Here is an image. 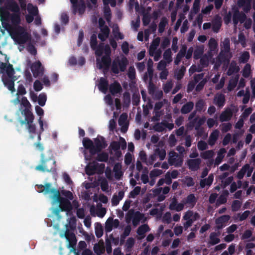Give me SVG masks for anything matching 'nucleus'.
Here are the masks:
<instances>
[{
	"mask_svg": "<svg viewBox=\"0 0 255 255\" xmlns=\"http://www.w3.org/2000/svg\"><path fill=\"white\" fill-rule=\"evenodd\" d=\"M82 143L84 148L88 149L91 155H94V153L91 152L92 149L94 148V143L92 140L88 137H84Z\"/></svg>",
	"mask_w": 255,
	"mask_h": 255,
	"instance_id": "nucleus-23",
	"label": "nucleus"
},
{
	"mask_svg": "<svg viewBox=\"0 0 255 255\" xmlns=\"http://www.w3.org/2000/svg\"><path fill=\"white\" fill-rule=\"evenodd\" d=\"M141 190L140 186H136L132 191L129 193V197L134 198L136 196L139 194Z\"/></svg>",
	"mask_w": 255,
	"mask_h": 255,
	"instance_id": "nucleus-52",
	"label": "nucleus"
},
{
	"mask_svg": "<svg viewBox=\"0 0 255 255\" xmlns=\"http://www.w3.org/2000/svg\"><path fill=\"white\" fill-rule=\"evenodd\" d=\"M135 212L133 210H129L126 215V220L127 223H129L133 219Z\"/></svg>",
	"mask_w": 255,
	"mask_h": 255,
	"instance_id": "nucleus-64",
	"label": "nucleus"
},
{
	"mask_svg": "<svg viewBox=\"0 0 255 255\" xmlns=\"http://www.w3.org/2000/svg\"><path fill=\"white\" fill-rule=\"evenodd\" d=\"M7 74H3L2 75L1 80L4 85L11 92L15 91L14 88V70L9 66L7 70Z\"/></svg>",
	"mask_w": 255,
	"mask_h": 255,
	"instance_id": "nucleus-3",
	"label": "nucleus"
},
{
	"mask_svg": "<svg viewBox=\"0 0 255 255\" xmlns=\"http://www.w3.org/2000/svg\"><path fill=\"white\" fill-rule=\"evenodd\" d=\"M100 242H101V245L99 244H95L94 246V252L97 255H101L105 252V247L104 246V242L103 240H101Z\"/></svg>",
	"mask_w": 255,
	"mask_h": 255,
	"instance_id": "nucleus-30",
	"label": "nucleus"
},
{
	"mask_svg": "<svg viewBox=\"0 0 255 255\" xmlns=\"http://www.w3.org/2000/svg\"><path fill=\"white\" fill-rule=\"evenodd\" d=\"M27 51L32 55H35L37 53V50L34 45L31 42L27 44Z\"/></svg>",
	"mask_w": 255,
	"mask_h": 255,
	"instance_id": "nucleus-55",
	"label": "nucleus"
},
{
	"mask_svg": "<svg viewBox=\"0 0 255 255\" xmlns=\"http://www.w3.org/2000/svg\"><path fill=\"white\" fill-rule=\"evenodd\" d=\"M101 32L98 34V38L102 41H105L109 37L110 32V29L107 25L100 28Z\"/></svg>",
	"mask_w": 255,
	"mask_h": 255,
	"instance_id": "nucleus-21",
	"label": "nucleus"
},
{
	"mask_svg": "<svg viewBox=\"0 0 255 255\" xmlns=\"http://www.w3.org/2000/svg\"><path fill=\"white\" fill-rule=\"evenodd\" d=\"M219 131L216 129L210 134L208 139V143L209 145H213L215 144L219 136Z\"/></svg>",
	"mask_w": 255,
	"mask_h": 255,
	"instance_id": "nucleus-31",
	"label": "nucleus"
},
{
	"mask_svg": "<svg viewBox=\"0 0 255 255\" xmlns=\"http://www.w3.org/2000/svg\"><path fill=\"white\" fill-rule=\"evenodd\" d=\"M186 68L183 66L176 73V79L178 80L182 79L184 76Z\"/></svg>",
	"mask_w": 255,
	"mask_h": 255,
	"instance_id": "nucleus-53",
	"label": "nucleus"
},
{
	"mask_svg": "<svg viewBox=\"0 0 255 255\" xmlns=\"http://www.w3.org/2000/svg\"><path fill=\"white\" fill-rule=\"evenodd\" d=\"M95 167H96V171L97 173L99 174H102L104 172L105 165L104 163H98L97 162H95Z\"/></svg>",
	"mask_w": 255,
	"mask_h": 255,
	"instance_id": "nucleus-54",
	"label": "nucleus"
},
{
	"mask_svg": "<svg viewBox=\"0 0 255 255\" xmlns=\"http://www.w3.org/2000/svg\"><path fill=\"white\" fill-rule=\"evenodd\" d=\"M38 123H39V124L40 126L39 131L37 132H36V131L35 133H30L29 132V133H30L29 137H30V138H31L32 139H33L34 137V136L33 135V134L37 133V142H40V141L41 140V135L42 132L44 131V128H43L44 124H43V121L41 119V117H40L39 119H38Z\"/></svg>",
	"mask_w": 255,
	"mask_h": 255,
	"instance_id": "nucleus-26",
	"label": "nucleus"
},
{
	"mask_svg": "<svg viewBox=\"0 0 255 255\" xmlns=\"http://www.w3.org/2000/svg\"><path fill=\"white\" fill-rule=\"evenodd\" d=\"M194 104L193 102L189 101L185 104L181 108L180 112L182 114H187L189 113L193 109Z\"/></svg>",
	"mask_w": 255,
	"mask_h": 255,
	"instance_id": "nucleus-28",
	"label": "nucleus"
},
{
	"mask_svg": "<svg viewBox=\"0 0 255 255\" xmlns=\"http://www.w3.org/2000/svg\"><path fill=\"white\" fill-rule=\"evenodd\" d=\"M128 64L127 58L124 56L121 59L119 57L116 58L112 62L111 71L115 74H118L120 72H125Z\"/></svg>",
	"mask_w": 255,
	"mask_h": 255,
	"instance_id": "nucleus-4",
	"label": "nucleus"
},
{
	"mask_svg": "<svg viewBox=\"0 0 255 255\" xmlns=\"http://www.w3.org/2000/svg\"><path fill=\"white\" fill-rule=\"evenodd\" d=\"M128 76L130 80H134L135 78V70L133 66L129 67Z\"/></svg>",
	"mask_w": 255,
	"mask_h": 255,
	"instance_id": "nucleus-56",
	"label": "nucleus"
},
{
	"mask_svg": "<svg viewBox=\"0 0 255 255\" xmlns=\"http://www.w3.org/2000/svg\"><path fill=\"white\" fill-rule=\"evenodd\" d=\"M206 121V118L205 117H203L201 118H200L197 120V118H195L193 121V123H195V128L196 130H198V134L200 136L202 135L203 132V129L202 128L200 129V127L203 125Z\"/></svg>",
	"mask_w": 255,
	"mask_h": 255,
	"instance_id": "nucleus-20",
	"label": "nucleus"
},
{
	"mask_svg": "<svg viewBox=\"0 0 255 255\" xmlns=\"http://www.w3.org/2000/svg\"><path fill=\"white\" fill-rule=\"evenodd\" d=\"M98 45V42L97 40V35L95 34H93L90 38V46L93 50H95Z\"/></svg>",
	"mask_w": 255,
	"mask_h": 255,
	"instance_id": "nucleus-51",
	"label": "nucleus"
},
{
	"mask_svg": "<svg viewBox=\"0 0 255 255\" xmlns=\"http://www.w3.org/2000/svg\"><path fill=\"white\" fill-rule=\"evenodd\" d=\"M14 39L19 44H23L31 39L30 35L22 27H19L14 32Z\"/></svg>",
	"mask_w": 255,
	"mask_h": 255,
	"instance_id": "nucleus-5",
	"label": "nucleus"
},
{
	"mask_svg": "<svg viewBox=\"0 0 255 255\" xmlns=\"http://www.w3.org/2000/svg\"><path fill=\"white\" fill-rule=\"evenodd\" d=\"M201 162L200 158L191 159L187 161V165L189 169L197 171L199 168Z\"/></svg>",
	"mask_w": 255,
	"mask_h": 255,
	"instance_id": "nucleus-17",
	"label": "nucleus"
},
{
	"mask_svg": "<svg viewBox=\"0 0 255 255\" xmlns=\"http://www.w3.org/2000/svg\"><path fill=\"white\" fill-rule=\"evenodd\" d=\"M197 202V199L194 194H190L186 198L184 204H188L192 207L194 206Z\"/></svg>",
	"mask_w": 255,
	"mask_h": 255,
	"instance_id": "nucleus-36",
	"label": "nucleus"
},
{
	"mask_svg": "<svg viewBox=\"0 0 255 255\" xmlns=\"http://www.w3.org/2000/svg\"><path fill=\"white\" fill-rule=\"evenodd\" d=\"M214 103L219 107H223L225 104V97L223 94L216 95L214 98Z\"/></svg>",
	"mask_w": 255,
	"mask_h": 255,
	"instance_id": "nucleus-29",
	"label": "nucleus"
},
{
	"mask_svg": "<svg viewBox=\"0 0 255 255\" xmlns=\"http://www.w3.org/2000/svg\"><path fill=\"white\" fill-rule=\"evenodd\" d=\"M30 68L33 73V75L35 78L41 77L43 76L44 74V68L39 61L33 62L31 64Z\"/></svg>",
	"mask_w": 255,
	"mask_h": 255,
	"instance_id": "nucleus-9",
	"label": "nucleus"
},
{
	"mask_svg": "<svg viewBox=\"0 0 255 255\" xmlns=\"http://www.w3.org/2000/svg\"><path fill=\"white\" fill-rule=\"evenodd\" d=\"M250 57V55L249 52L244 51L239 58V62L240 63H246L249 61Z\"/></svg>",
	"mask_w": 255,
	"mask_h": 255,
	"instance_id": "nucleus-46",
	"label": "nucleus"
},
{
	"mask_svg": "<svg viewBox=\"0 0 255 255\" xmlns=\"http://www.w3.org/2000/svg\"><path fill=\"white\" fill-rule=\"evenodd\" d=\"M233 111L231 108H227L221 114L220 121L221 122L229 121L233 116Z\"/></svg>",
	"mask_w": 255,
	"mask_h": 255,
	"instance_id": "nucleus-18",
	"label": "nucleus"
},
{
	"mask_svg": "<svg viewBox=\"0 0 255 255\" xmlns=\"http://www.w3.org/2000/svg\"><path fill=\"white\" fill-rule=\"evenodd\" d=\"M95 235L98 238H101L103 235V228L101 224L97 223L95 228Z\"/></svg>",
	"mask_w": 255,
	"mask_h": 255,
	"instance_id": "nucleus-37",
	"label": "nucleus"
},
{
	"mask_svg": "<svg viewBox=\"0 0 255 255\" xmlns=\"http://www.w3.org/2000/svg\"><path fill=\"white\" fill-rule=\"evenodd\" d=\"M107 143L105 138L102 136H99L94 139V148L92 149L91 152L94 153V155L96 153L101 152V151L106 148Z\"/></svg>",
	"mask_w": 255,
	"mask_h": 255,
	"instance_id": "nucleus-7",
	"label": "nucleus"
},
{
	"mask_svg": "<svg viewBox=\"0 0 255 255\" xmlns=\"http://www.w3.org/2000/svg\"><path fill=\"white\" fill-rule=\"evenodd\" d=\"M163 58L167 63H170L172 61V52L170 48L166 49L163 53Z\"/></svg>",
	"mask_w": 255,
	"mask_h": 255,
	"instance_id": "nucleus-38",
	"label": "nucleus"
},
{
	"mask_svg": "<svg viewBox=\"0 0 255 255\" xmlns=\"http://www.w3.org/2000/svg\"><path fill=\"white\" fill-rule=\"evenodd\" d=\"M206 103L203 99L199 100L195 104L196 111L201 112L204 108Z\"/></svg>",
	"mask_w": 255,
	"mask_h": 255,
	"instance_id": "nucleus-45",
	"label": "nucleus"
},
{
	"mask_svg": "<svg viewBox=\"0 0 255 255\" xmlns=\"http://www.w3.org/2000/svg\"><path fill=\"white\" fill-rule=\"evenodd\" d=\"M28 10L30 14L35 16L38 13V8L36 6H33L32 4H28Z\"/></svg>",
	"mask_w": 255,
	"mask_h": 255,
	"instance_id": "nucleus-59",
	"label": "nucleus"
},
{
	"mask_svg": "<svg viewBox=\"0 0 255 255\" xmlns=\"http://www.w3.org/2000/svg\"><path fill=\"white\" fill-rule=\"evenodd\" d=\"M9 66H10L12 68H13L12 64H8L7 65L6 63L0 62V73H2V74H7V68Z\"/></svg>",
	"mask_w": 255,
	"mask_h": 255,
	"instance_id": "nucleus-48",
	"label": "nucleus"
},
{
	"mask_svg": "<svg viewBox=\"0 0 255 255\" xmlns=\"http://www.w3.org/2000/svg\"><path fill=\"white\" fill-rule=\"evenodd\" d=\"M7 8L11 11L14 13H19L20 8L18 4L15 1L11 0L10 1H8L7 2Z\"/></svg>",
	"mask_w": 255,
	"mask_h": 255,
	"instance_id": "nucleus-27",
	"label": "nucleus"
},
{
	"mask_svg": "<svg viewBox=\"0 0 255 255\" xmlns=\"http://www.w3.org/2000/svg\"><path fill=\"white\" fill-rule=\"evenodd\" d=\"M230 219L229 215H222L217 218L215 220L216 224V229L220 230L222 229L225 226V223H227Z\"/></svg>",
	"mask_w": 255,
	"mask_h": 255,
	"instance_id": "nucleus-14",
	"label": "nucleus"
},
{
	"mask_svg": "<svg viewBox=\"0 0 255 255\" xmlns=\"http://www.w3.org/2000/svg\"><path fill=\"white\" fill-rule=\"evenodd\" d=\"M54 203H59V208L62 211H69L72 208L70 201L65 198L60 196V193L54 199Z\"/></svg>",
	"mask_w": 255,
	"mask_h": 255,
	"instance_id": "nucleus-8",
	"label": "nucleus"
},
{
	"mask_svg": "<svg viewBox=\"0 0 255 255\" xmlns=\"http://www.w3.org/2000/svg\"><path fill=\"white\" fill-rule=\"evenodd\" d=\"M109 82L108 81L103 77L100 79L98 88L101 92L106 93L108 89Z\"/></svg>",
	"mask_w": 255,
	"mask_h": 255,
	"instance_id": "nucleus-25",
	"label": "nucleus"
},
{
	"mask_svg": "<svg viewBox=\"0 0 255 255\" xmlns=\"http://www.w3.org/2000/svg\"><path fill=\"white\" fill-rule=\"evenodd\" d=\"M111 64V58L109 56H103L101 62L98 64L99 69H103L104 71H108Z\"/></svg>",
	"mask_w": 255,
	"mask_h": 255,
	"instance_id": "nucleus-15",
	"label": "nucleus"
},
{
	"mask_svg": "<svg viewBox=\"0 0 255 255\" xmlns=\"http://www.w3.org/2000/svg\"><path fill=\"white\" fill-rule=\"evenodd\" d=\"M254 170V168L251 167L250 164H246L244 165L241 170L237 174V177L239 179H242L244 178L246 173H247V176L250 177Z\"/></svg>",
	"mask_w": 255,
	"mask_h": 255,
	"instance_id": "nucleus-12",
	"label": "nucleus"
},
{
	"mask_svg": "<svg viewBox=\"0 0 255 255\" xmlns=\"http://www.w3.org/2000/svg\"><path fill=\"white\" fill-rule=\"evenodd\" d=\"M64 237L69 243L68 247L74 248L77 241L75 234L67 229L65 232Z\"/></svg>",
	"mask_w": 255,
	"mask_h": 255,
	"instance_id": "nucleus-13",
	"label": "nucleus"
},
{
	"mask_svg": "<svg viewBox=\"0 0 255 255\" xmlns=\"http://www.w3.org/2000/svg\"><path fill=\"white\" fill-rule=\"evenodd\" d=\"M11 20L13 24H18L20 21L19 13H14L12 14L11 15Z\"/></svg>",
	"mask_w": 255,
	"mask_h": 255,
	"instance_id": "nucleus-58",
	"label": "nucleus"
},
{
	"mask_svg": "<svg viewBox=\"0 0 255 255\" xmlns=\"http://www.w3.org/2000/svg\"><path fill=\"white\" fill-rule=\"evenodd\" d=\"M187 51V46L184 45L182 46L179 52L176 55L174 60V64L178 65L181 62V59L185 56Z\"/></svg>",
	"mask_w": 255,
	"mask_h": 255,
	"instance_id": "nucleus-22",
	"label": "nucleus"
},
{
	"mask_svg": "<svg viewBox=\"0 0 255 255\" xmlns=\"http://www.w3.org/2000/svg\"><path fill=\"white\" fill-rule=\"evenodd\" d=\"M113 228V222L112 218H109L105 223V231L107 233L112 231Z\"/></svg>",
	"mask_w": 255,
	"mask_h": 255,
	"instance_id": "nucleus-47",
	"label": "nucleus"
},
{
	"mask_svg": "<svg viewBox=\"0 0 255 255\" xmlns=\"http://www.w3.org/2000/svg\"><path fill=\"white\" fill-rule=\"evenodd\" d=\"M167 23L168 21L167 18L165 17H162L158 25V32L159 33H161L163 32Z\"/></svg>",
	"mask_w": 255,
	"mask_h": 255,
	"instance_id": "nucleus-39",
	"label": "nucleus"
},
{
	"mask_svg": "<svg viewBox=\"0 0 255 255\" xmlns=\"http://www.w3.org/2000/svg\"><path fill=\"white\" fill-rule=\"evenodd\" d=\"M155 154H157L160 160L164 159L166 156V151L164 149L156 148L155 150Z\"/></svg>",
	"mask_w": 255,
	"mask_h": 255,
	"instance_id": "nucleus-49",
	"label": "nucleus"
},
{
	"mask_svg": "<svg viewBox=\"0 0 255 255\" xmlns=\"http://www.w3.org/2000/svg\"><path fill=\"white\" fill-rule=\"evenodd\" d=\"M21 105L25 108L21 111V114L24 116V120H20V124L21 126L27 125V128L30 133H35L36 126L34 124V116L31 111V105L25 97L21 99Z\"/></svg>",
	"mask_w": 255,
	"mask_h": 255,
	"instance_id": "nucleus-2",
	"label": "nucleus"
},
{
	"mask_svg": "<svg viewBox=\"0 0 255 255\" xmlns=\"http://www.w3.org/2000/svg\"><path fill=\"white\" fill-rule=\"evenodd\" d=\"M56 161L52 151L49 150L46 153H42L38 165L35 169L42 172H54L56 171Z\"/></svg>",
	"mask_w": 255,
	"mask_h": 255,
	"instance_id": "nucleus-1",
	"label": "nucleus"
},
{
	"mask_svg": "<svg viewBox=\"0 0 255 255\" xmlns=\"http://www.w3.org/2000/svg\"><path fill=\"white\" fill-rule=\"evenodd\" d=\"M242 205L241 201L239 200H234L232 202L231 208L233 212H237L239 211Z\"/></svg>",
	"mask_w": 255,
	"mask_h": 255,
	"instance_id": "nucleus-44",
	"label": "nucleus"
},
{
	"mask_svg": "<svg viewBox=\"0 0 255 255\" xmlns=\"http://www.w3.org/2000/svg\"><path fill=\"white\" fill-rule=\"evenodd\" d=\"M162 221L167 224L171 223L172 221L171 215L170 212H166L162 218Z\"/></svg>",
	"mask_w": 255,
	"mask_h": 255,
	"instance_id": "nucleus-57",
	"label": "nucleus"
},
{
	"mask_svg": "<svg viewBox=\"0 0 255 255\" xmlns=\"http://www.w3.org/2000/svg\"><path fill=\"white\" fill-rule=\"evenodd\" d=\"M251 71V66L249 64H247L243 69V75L244 77L247 78L249 76Z\"/></svg>",
	"mask_w": 255,
	"mask_h": 255,
	"instance_id": "nucleus-63",
	"label": "nucleus"
},
{
	"mask_svg": "<svg viewBox=\"0 0 255 255\" xmlns=\"http://www.w3.org/2000/svg\"><path fill=\"white\" fill-rule=\"evenodd\" d=\"M121 148V144L119 141H113L111 142L109 146L110 152L111 154L112 153V150L116 151L118 150Z\"/></svg>",
	"mask_w": 255,
	"mask_h": 255,
	"instance_id": "nucleus-40",
	"label": "nucleus"
},
{
	"mask_svg": "<svg viewBox=\"0 0 255 255\" xmlns=\"http://www.w3.org/2000/svg\"><path fill=\"white\" fill-rule=\"evenodd\" d=\"M150 228L147 224H143L140 226L137 230V234L139 236H144L145 233L149 231Z\"/></svg>",
	"mask_w": 255,
	"mask_h": 255,
	"instance_id": "nucleus-35",
	"label": "nucleus"
},
{
	"mask_svg": "<svg viewBox=\"0 0 255 255\" xmlns=\"http://www.w3.org/2000/svg\"><path fill=\"white\" fill-rule=\"evenodd\" d=\"M86 173L88 175H93L95 173H96L95 162H94L92 164H90V165H88L86 167Z\"/></svg>",
	"mask_w": 255,
	"mask_h": 255,
	"instance_id": "nucleus-43",
	"label": "nucleus"
},
{
	"mask_svg": "<svg viewBox=\"0 0 255 255\" xmlns=\"http://www.w3.org/2000/svg\"><path fill=\"white\" fill-rule=\"evenodd\" d=\"M168 162L170 165H174L175 167H181L183 164V159L178 157V155L174 151H171L169 153Z\"/></svg>",
	"mask_w": 255,
	"mask_h": 255,
	"instance_id": "nucleus-10",
	"label": "nucleus"
},
{
	"mask_svg": "<svg viewBox=\"0 0 255 255\" xmlns=\"http://www.w3.org/2000/svg\"><path fill=\"white\" fill-rule=\"evenodd\" d=\"M239 67L237 65L236 63L234 61H232L230 65L227 74L228 76H231L234 73H238L239 71Z\"/></svg>",
	"mask_w": 255,
	"mask_h": 255,
	"instance_id": "nucleus-32",
	"label": "nucleus"
},
{
	"mask_svg": "<svg viewBox=\"0 0 255 255\" xmlns=\"http://www.w3.org/2000/svg\"><path fill=\"white\" fill-rule=\"evenodd\" d=\"M144 217V214L139 211L135 212L134 215L132 219V224L134 226H136L141 220Z\"/></svg>",
	"mask_w": 255,
	"mask_h": 255,
	"instance_id": "nucleus-34",
	"label": "nucleus"
},
{
	"mask_svg": "<svg viewBox=\"0 0 255 255\" xmlns=\"http://www.w3.org/2000/svg\"><path fill=\"white\" fill-rule=\"evenodd\" d=\"M160 43V38L159 37H157L154 39L150 45V50H155L157 49V47L159 46Z\"/></svg>",
	"mask_w": 255,
	"mask_h": 255,
	"instance_id": "nucleus-61",
	"label": "nucleus"
},
{
	"mask_svg": "<svg viewBox=\"0 0 255 255\" xmlns=\"http://www.w3.org/2000/svg\"><path fill=\"white\" fill-rule=\"evenodd\" d=\"M153 61L151 59L149 58L147 61V70L148 72V74L149 75V86H153V84H152V81L153 79Z\"/></svg>",
	"mask_w": 255,
	"mask_h": 255,
	"instance_id": "nucleus-24",
	"label": "nucleus"
},
{
	"mask_svg": "<svg viewBox=\"0 0 255 255\" xmlns=\"http://www.w3.org/2000/svg\"><path fill=\"white\" fill-rule=\"evenodd\" d=\"M38 192L39 193H43L44 194L52 193L53 194L52 198L54 199L60 193L58 189L51 188V184L50 183H46L44 185H37Z\"/></svg>",
	"mask_w": 255,
	"mask_h": 255,
	"instance_id": "nucleus-6",
	"label": "nucleus"
},
{
	"mask_svg": "<svg viewBox=\"0 0 255 255\" xmlns=\"http://www.w3.org/2000/svg\"><path fill=\"white\" fill-rule=\"evenodd\" d=\"M47 100V96L45 93H41L38 97V103L41 106L43 107L46 103Z\"/></svg>",
	"mask_w": 255,
	"mask_h": 255,
	"instance_id": "nucleus-41",
	"label": "nucleus"
},
{
	"mask_svg": "<svg viewBox=\"0 0 255 255\" xmlns=\"http://www.w3.org/2000/svg\"><path fill=\"white\" fill-rule=\"evenodd\" d=\"M72 4L73 12L76 13L78 12L80 14H82L85 10L86 5L84 0H70Z\"/></svg>",
	"mask_w": 255,
	"mask_h": 255,
	"instance_id": "nucleus-11",
	"label": "nucleus"
},
{
	"mask_svg": "<svg viewBox=\"0 0 255 255\" xmlns=\"http://www.w3.org/2000/svg\"><path fill=\"white\" fill-rule=\"evenodd\" d=\"M238 41L243 47H245L247 45L246 41V37L243 33H240L238 35Z\"/></svg>",
	"mask_w": 255,
	"mask_h": 255,
	"instance_id": "nucleus-62",
	"label": "nucleus"
},
{
	"mask_svg": "<svg viewBox=\"0 0 255 255\" xmlns=\"http://www.w3.org/2000/svg\"><path fill=\"white\" fill-rule=\"evenodd\" d=\"M184 207V204L178 203L177 198L174 196L172 199L171 203L169 206V209L171 210H175L177 212H180L183 210Z\"/></svg>",
	"mask_w": 255,
	"mask_h": 255,
	"instance_id": "nucleus-16",
	"label": "nucleus"
},
{
	"mask_svg": "<svg viewBox=\"0 0 255 255\" xmlns=\"http://www.w3.org/2000/svg\"><path fill=\"white\" fill-rule=\"evenodd\" d=\"M209 46L211 50H214L218 46L217 41L213 38H211L209 41Z\"/></svg>",
	"mask_w": 255,
	"mask_h": 255,
	"instance_id": "nucleus-60",
	"label": "nucleus"
},
{
	"mask_svg": "<svg viewBox=\"0 0 255 255\" xmlns=\"http://www.w3.org/2000/svg\"><path fill=\"white\" fill-rule=\"evenodd\" d=\"M218 235V234L216 232H212L209 236L210 241L209 244L212 246H214L219 243L220 242V239L217 237Z\"/></svg>",
	"mask_w": 255,
	"mask_h": 255,
	"instance_id": "nucleus-33",
	"label": "nucleus"
},
{
	"mask_svg": "<svg viewBox=\"0 0 255 255\" xmlns=\"http://www.w3.org/2000/svg\"><path fill=\"white\" fill-rule=\"evenodd\" d=\"M104 49V46L103 43H100L99 45H97L95 49V55L97 56L100 57L103 53Z\"/></svg>",
	"mask_w": 255,
	"mask_h": 255,
	"instance_id": "nucleus-50",
	"label": "nucleus"
},
{
	"mask_svg": "<svg viewBox=\"0 0 255 255\" xmlns=\"http://www.w3.org/2000/svg\"><path fill=\"white\" fill-rule=\"evenodd\" d=\"M109 91L112 95H115L122 91V88L118 82L115 81L113 83L110 84Z\"/></svg>",
	"mask_w": 255,
	"mask_h": 255,
	"instance_id": "nucleus-19",
	"label": "nucleus"
},
{
	"mask_svg": "<svg viewBox=\"0 0 255 255\" xmlns=\"http://www.w3.org/2000/svg\"><path fill=\"white\" fill-rule=\"evenodd\" d=\"M108 159L109 155L105 152L99 153L96 157V160L100 162H107Z\"/></svg>",
	"mask_w": 255,
	"mask_h": 255,
	"instance_id": "nucleus-42",
	"label": "nucleus"
}]
</instances>
